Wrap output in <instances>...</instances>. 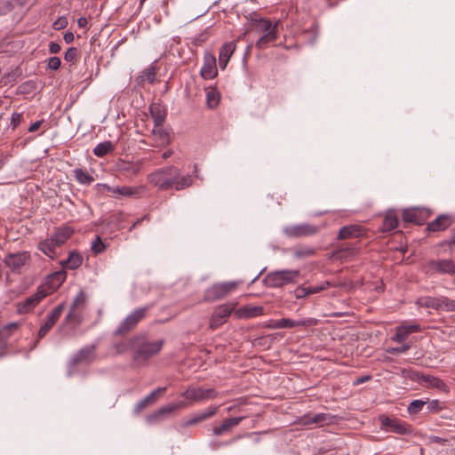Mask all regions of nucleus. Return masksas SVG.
<instances>
[{"mask_svg": "<svg viewBox=\"0 0 455 455\" xmlns=\"http://www.w3.org/2000/svg\"><path fill=\"white\" fill-rule=\"evenodd\" d=\"M148 181L159 190H182L193 183L191 175H181L180 170L173 165L156 169L148 175Z\"/></svg>", "mask_w": 455, "mask_h": 455, "instance_id": "obj_1", "label": "nucleus"}, {"mask_svg": "<svg viewBox=\"0 0 455 455\" xmlns=\"http://www.w3.org/2000/svg\"><path fill=\"white\" fill-rule=\"evenodd\" d=\"M279 21L272 23L269 20L264 18L251 19V28L257 34L261 35L256 42V47L265 49L270 43H274L278 38L277 27Z\"/></svg>", "mask_w": 455, "mask_h": 455, "instance_id": "obj_2", "label": "nucleus"}, {"mask_svg": "<svg viewBox=\"0 0 455 455\" xmlns=\"http://www.w3.org/2000/svg\"><path fill=\"white\" fill-rule=\"evenodd\" d=\"M299 276L300 271L298 269H283L266 275L264 283L269 288H282L288 284L297 283Z\"/></svg>", "mask_w": 455, "mask_h": 455, "instance_id": "obj_3", "label": "nucleus"}, {"mask_svg": "<svg viewBox=\"0 0 455 455\" xmlns=\"http://www.w3.org/2000/svg\"><path fill=\"white\" fill-rule=\"evenodd\" d=\"M3 264L8 267L10 272L21 274L22 271L31 264V254L28 251L9 252L3 259Z\"/></svg>", "mask_w": 455, "mask_h": 455, "instance_id": "obj_4", "label": "nucleus"}, {"mask_svg": "<svg viewBox=\"0 0 455 455\" xmlns=\"http://www.w3.org/2000/svg\"><path fill=\"white\" fill-rule=\"evenodd\" d=\"M136 338H138L139 340L138 343H136L133 355L135 361H139L140 359L146 361L151 356L158 354L164 343V339L148 341L142 336H136Z\"/></svg>", "mask_w": 455, "mask_h": 455, "instance_id": "obj_5", "label": "nucleus"}, {"mask_svg": "<svg viewBox=\"0 0 455 455\" xmlns=\"http://www.w3.org/2000/svg\"><path fill=\"white\" fill-rule=\"evenodd\" d=\"M151 307L152 305H147L134 309L122 321L118 328L115 331V335L124 336L132 331L138 323L147 316V314Z\"/></svg>", "mask_w": 455, "mask_h": 455, "instance_id": "obj_6", "label": "nucleus"}, {"mask_svg": "<svg viewBox=\"0 0 455 455\" xmlns=\"http://www.w3.org/2000/svg\"><path fill=\"white\" fill-rule=\"evenodd\" d=\"M238 284L236 281L214 283L205 290L203 301L211 303L222 299L234 291Z\"/></svg>", "mask_w": 455, "mask_h": 455, "instance_id": "obj_7", "label": "nucleus"}, {"mask_svg": "<svg viewBox=\"0 0 455 455\" xmlns=\"http://www.w3.org/2000/svg\"><path fill=\"white\" fill-rule=\"evenodd\" d=\"M220 393L214 388H204V387H188L181 396L187 399L190 404L209 400H214Z\"/></svg>", "mask_w": 455, "mask_h": 455, "instance_id": "obj_8", "label": "nucleus"}, {"mask_svg": "<svg viewBox=\"0 0 455 455\" xmlns=\"http://www.w3.org/2000/svg\"><path fill=\"white\" fill-rule=\"evenodd\" d=\"M237 304L238 303L235 301L224 303L216 307L210 319V328L212 330H216L225 323L231 313H235Z\"/></svg>", "mask_w": 455, "mask_h": 455, "instance_id": "obj_9", "label": "nucleus"}, {"mask_svg": "<svg viewBox=\"0 0 455 455\" xmlns=\"http://www.w3.org/2000/svg\"><path fill=\"white\" fill-rule=\"evenodd\" d=\"M96 345H90L79 349L69 360L68 363V374H72L74 369L78 364L90 363L96 357Z\"/></svg>", "mask_w": 455, "mask_h": 455, "instance_id": "obj_10", "label": "nucleus"}, {"mask_svg": "<svg viewBox=\"0 0 455 455\" xmlns=\"http://www.w3.org/2000/svg\"><path fill=\"white\" fill-rule=\"evenodd\" d=\"M427 275L435 274L455 275V262L451 259H431L425 266Z\"/></svg>", "mask_w": 455, "mask_h": 455, "instance_id": "obj_11", "label": "nucleus"}, {"mask_svg": "<svg viewBox=\"0 0 455 455\" xmlns=\"http://www.w3.org/2000/svg\"><path fill=\"white\" fill-rule=\"evenodd\" d=\"M431 212L427 208L412 207L404 209L403 212V220L416 225H423L430 217Z\"/></svg>", "mask_w": 455, "mask_h": 455, "instance_id": "obj_12", "label": "nucleus"}, {"mask_svg": "<svg viewBox=\"0 0 455 455\" xmlns=\"http://www.w3.org/2000/svg\"><path fill=\"white\" fill-rule=\"evenodd\" d=\"M220 405H210L205 410L199 411L190 417L188 419L180 423V427L187 428L190 426L198 425L214 417L220 409Z\"/></svg>", "mask_w": 455, "mask_h": 455, "instance_id": "obj_13", "label": "nucleus"}, {"mask_svg": "<svg viewBox=\"0 0 455 455\" xmlns=\"http://www.w3.org/2000/svg\"><path fill=\"white\" fill-rule=\"evenodd\" d=\"M379 419L382 429L389 430L399 435H405L410 432L409 426L396 418L380 415Z\"/></svg>", "mask_w": 455, "mask_h": 455, "instance_id": "obj_14", "label": "nucleus"}, {"mask_svg": "<svg viewBox=\"0 0 455 455\" xmlns=\"http://www.w3.org/2000/svg\"><path fill=\"white\" fill-rule=\"evenodd\" d=\"M317 231V227L310 224L291 225L283 228V234L290 238L313 235Z\"/></svg>", "mask_w": 455, "mask_h": 455, "instance_id": "obj_15", "label": "nucleus"}, {"mask_svg": "<svg viewBox=\"0 0 455 455\" xmlns=\"http://www.w3.org/2000/svg\"><path fill=\"white\" fill-rule=\"evenodd\" d=\"M66 277L65 271H57L47 275L44 282L39 286L44 289V291H47V295H51L65 282Z\"/></svg>", "mask_w": 455, "mask_h": 455, "instance_id": "obj_16", "label": "nucleus"}, {"mask_svg": "<svg viewBox=\"0 0 455 455\" xmlns=\"http://www.w3.org/2000/svg\"><path fill=\"white\" fill-rule=\"evenodd\" d=\"M187 406V403L183 401H180L177 403H169L164 406L160 407L157 411L149 414L146 418V421L148 424H154L160 421L166 414H170L174 411L184 408Z\"/></svg>", "mask_w": 455, "mask_h": 455, "instance_id": "obj_17", "label": "nucleus"}, {"mask_svg": "<svg viewBox=\"0 0 455 455\" xmlns=\"http://www.w3.org/2000/svg\"><path fill=\"white\" fill-rule=\"evenodd\" d=\"M64 309V305L60 304L55 307L48 315L45 322L41 325L38 331V339H43L46 336L49 331L54 326L56 322L60 319Z\"/></svg>", "mask_w": 455, "mask_h": 455, "instance_id": "obj_18", "label": "nucleus"}, {"mask_svg": "<svg viewBox=\"0 0 455 455\" xmlns=\"http://www.w3.org/2000/svg\"><path fill=\"white\" fill-rule=\"evenodd\" d=\"M245 417H235V418H227L219 426H215L212 429V435L220 436L225 434H229L232 430L237 427Z\"/></svg>", "mask_w": 455, "mask_h": 455, "instance_id": "obj_19", "label": "nucleus"}, {"mask_svg": "<svg viewBox=\"0 0 455 455\" xmlns=\"http://www.w3.org/2000/svg\"><path fill=\"white\" fill-rule=\"evenodd\" d=\"M333 419L334 416L330 413L305 414L300 418L299 422L304 426L311 424L323 426L332 423Z\"/></svg>", "mask_w": 455, "mask_h": 455, "instance_id": "obj_20", "label": "nucleus"}, {"mask_svg": "<svg viewBox=\"0 0 455 455\" xmlns=\"http://www.w3.org/2000/svg\"><path fill=\"white\" fill-rule=\"evenodd\" d=\"M218 74L216 59L214 55L206 53L204 58V65L200 70V75L204 79H212Z\"/></svg>", "mask_w": 455, "mask_h": 455, "instance_id": "obj_21", "label": "nucleus"}, {"mask_svg": "<svg viewBox=\"0 0 455 455\" xmlns=\"http://www.w3.org/2000/svg\"><path fill=\"white\" fill-rule=\"evenodd\" d=\"M420 331L421 327L418 323L402 324L395 328V333L391 339L393 341L402 343L411 333L419 332Z\"/></svg>", "mask_w": 455, "mask_h": 455, "instance_id": "obj_22", "label": "nucleus"}, {"mask_svg": "<svg viewBox=\"0 0 455 455\" xmlns=\"http://www.w3.org/2000/svg\"><path fill=\"white\" fill-rule=\"evenodd\" d=\"M47 295V291H44V289L40 286L37 287L36 291L28 297L21 305V310L24 313H28L31 311L33 308L37 306L43 299H44Z\"/></svg>", "mask_w": 455, "mask_h": 455, "instance_id": "obj_23", "label": "nucleus"}, {"mask_svg": "<svg viewBox=\"0 0 455 455\" xmlns=\"http://www.w3.org/2000/svg\"><path fill=\"white\" fill-rule=\"evenodd\" d=\"M365 235V229L360 225H349L342 227L338 235L340 240L357 238Z\"/></svg>", "mask_w": 455, "mask_h": 455, "instance_id": "obj_24", "label": "nucleus"}, {"mask_svg": "<svg viewBox=\"0 0 455 455\" xmlns=\"http://www.w3.org/2000/svg\"><path fill=\"white\" fill-rule=\"evenodd\" d=\"M452 218L448 214H441L427 224V229L430 232H438L447 229L452 224Z\"/></svg>", "mask_w": 455, "mask_h": 455, "instance_id": "obj_25", "label": "nucleus"}, {"mask_svg": "<svg viewBox=\"0 0 455 455\" xmlns=\"http://www.w3.org/2000/svg\"><path fill=\"white\" fill-rule=\"evenodd\" d=\"M331 286L330 282L325 281L321 285L314 286V287H306V286H299L297 287L293 293L296 299H303L308 295L318 293L322 291L326 290Z\"/></svg>", "mask_w": 455, "mask_h": 455, "instance_id": "obj_26", "label": "nucleus"}, {"mask_svg": "<svg viewBox=\"0 0 455 455\" xmlns=\"http://www.w3.org/2000/svg\"><path fill=\"white\" fill-rule=\"evenodd\" d=\"M264 309L260 306H244L235 309V316L237 319H248L263 315Z\"/></svg>", "mask_w": 455, "mask_h": 455, "instance_id": "obj_27", "label": "nucleus"}, {"mask_svg": "<svg viewBox=\"0 0 455 455\" xmlns=\"http://www.w3.org/2000/svg\"><path fill=\"white\" fill-rule=\"evenodd\" d=\"M74 234L73 228L66 225L55 228L51 237L55 241L56 243L62 246Z\"/></svg>", "mask_w": 455, "mask_h": 455, "instance_id": "obj_28", "label": "nucleus"}, {"mask_svg": "<svg viewBox=\"0 0 455 455\" xmlns=\"http://www.w3.org/2000/svg\"><path fill=\"white\" fill-rule=\"evenodd\" d=\"M59 247H60V245L56 243L51 236L42 240L37 244V249L52 259L57 257L56 250Z\"/></svg>", "mask_w": 455, "mask_h": 455, "instance_id": "obj_29", "label": "nucleus"}, {"mask_svg": "<svg viewBox=\"0 0 455 455\" xmlns=\"http://www.w3.org/2000/svg\"><path fill=\"white\" fill-rule=\"evenodd\" d=\"M419 380L421 383L426 384V386L427 387L436 388V389H438L440 391H443V392L449 391V387L446 385V383L438 377H435V376L428 375V374L427 375L422 374L419 378Z\"/></svg>", "mask_w": 455, "mask_h": 455, "instance_id": "obj_30", "label": "nucleus"}, {"mask_svg": "<svg viewBox=\"0 0 455 455\" xmlns=\"http://www.w3.org/2000/svg\"><path fill=\"white\" fill-rule=\"evenodd\" d=\"M235 44L234 42L226 43L220 49L219 54L220 67L224 69L228 63L230 57L235 50Z\"/></svg>", "mask_w": 455, "mask_h": 455, "instance_id": "obj_31", "label": "nucleus"}, {"mask_svg": "<svg viewBox=\"0 0 455 455\" xmlns=\"http://www.w3.org/2000/svg\"><path fill=\"white\" fill-rule=\"evenodd\" d=\"M167 390L166 387H158L148 394L146 397L140 400L135 406L134 412L140 413L143 409H145L148 404L153 403L156 400V396L158 395H162L165 393Z\"/></svg>", "mask_w": 455, "mask_h": 455, "instance_id": "obj_32", "label": "nucleus"}, {"mask_svg": "<svg viewBox=\"0 0 455 455\" xmlns=\"http://www.w3.org/2000/svg\"><path fill=\"white\" fill-rule=\"evenodd\" d=\"M150 115L156 126L163 125L166 118V110L160 104H151L149 107Z\"/></svg>", "mask_w": 455, "mask_h": 455, "instance_id": "obj_33", "label": "nucleus"}, {"mask_svg": "<svg viewBox=\"0 0 455 455\" xmlns=\"http://www.w3.org/2000/svg\"><path fill=\"white\" fill-rule=\"evenodd\" d=\"M398 222L399 220L394 210H389L384 217L380 230L382 232H390L397 228Z\"/></svg>", "mask_w": 455, "mask_h": 455, "instance_id": "obj_34", "label": "nucleus"}, {"mask_svg": "<svg viewBox=\"0 0 455 455\" xmlns=\"http://www.w3.org/2000/svg\"><path fill=\"white\" fill-rule=\"evenodd\" d=\"M103 186L108 191L116 193L120 196H127V197L138 196L140 194V192L142 190V188H137V187L123 186V187L111 188L106 184Z\"/></svg>", "mask_w": 455, "mask_h": 455, "instance_id": "obj_35", "label": "nucleus"}, {"mask_svg": "<svg viewBox=\"0 0 455 455\" xmlns=\"http://www.w3.org/2000/svg\"><path fill=\"white\" fill-rule=\"evenodd\" d=\"M416 304L420 307L432 308L435 310L441 309V297L424 296L419 297L416 300Z\"/></svg>", "mask_w": 455, "mask_h": 455, "instance_id": "obj_36", "label": "nucleus"}, {"mask_svg": "<svg viewBox=\"0 0 455 455\" xmlns=\"http://www.w3.org/2000/svg\"><path fill=\"white\" fill-rule=\"evenodd\" d=\"M307 322L306 320L294 321L288 318H282L274 322L271 325L274 329H284V328H294L298 326H307Z\"/></svg>", "mask_w": 455, "mask_h": 455, "instance_id": "obj_37", "label": "nucleus"}, {"mask_svg": "<svg viewBox=\"0 0 455 455\" xmlns=\"http://www.w3.org/2000/svg\"><path fill=\"white\" fill-rule=\"evenodd\" d=\"M83 263V257L76 251H70L66 260L62 261L61 264L64 267L68 269H76Z\"/></svg>", "mask_w": 455, "mask_h": 455, "instance_id": "obj_38", "label": "nucleus"}, {"mask_svg": "<svg viewBox=\"0 0 455 455\" xmlns=\"http://www.w3.org/2000/svg\"><path fill=\"white\" fill-rule=\"evenodd\" d=\"M142 169V163L140 161L135 163H123L119 170L127 176H136Z\"/></svg>", "mask_w": 455, "mask_h": 455, "instance_id": "obj_39", "label": "nucleus"}, {"mask_svg": "<svg viewBox=\"0 0 455 455\" xmlns=\"http://www.w3.org/2000/svg\"><path fill=\"white\" fill-rule=\"evenodd\" d=\"M316 249L308 245H299L293 249V257L295 259H306L315 255Z\"/></svg>", "mask_w": 455, "mask_h": 455, "instance_id": "obj_40", "label": "nucleus"}, {"mask_svg": "<svg viewBox=\"0 0 455 455\" xmlns=\"http://www.w3.org/2000/svg\"><path fill=\"white\" fill-rule=\"evenodd\" d=\"M114 145L110 140H106L99 143L93 148V154L98 157H104L108 154L114 151Z\"/></svg>", "mask_w": 455, "mask_h": 455, "instance_id": "obj_41", "label": "nucleus"}, {"mask_svg": "<svg viewBox=\"0 0 455 455\" xmlns=\"http://www.w3.org/2000/svg\"><path fill=\"white\" fill-rule=\"evenodd\" d=\"M156 68L153 66L144 69L138 76V84H142L145 82L153 84L156 80Z\"/></svg>", "mask_w": 455, "mask_h": 455, "instance_id": "obj_42", "label": "nucleus"}, {"mask_svg": "<svg viewBox=\"0 0 455 455\" xmlns=\"http://www.w3.org/2000/svg\"><path fill=\"white\" fill-rule=\"evenodd\" d=\"M76 180L82 185H90L93 182L94 178L81 168L73 171Z\"/></svg>", "mask_w": 455, "mask_h": 455, "instance_id": "obj_43", "label": "nucleus"}, {"mask_svg": "<svg viewBox=\"0 0 455 455\" xmlns=\"http://www.w3.org/2000/svg\"><path fill=\"white\" fill-rule=\"evenodd\" d=\"M138 340H139L138 338H136V336H134L128 341L116 344L115 346L116 350L118 354L124 353L130 349H132L135 351V346H136V343H138Z\"/></svg>", "mask_w": 455, "mask_h": 455, "instance_id": "obj_44", "label": "nucleus"}, {"mask_svg": "<svg viewBox=\"0 0 455 455\" xmlns=\"http://www.w3.org/2000/svg\"><path fill=\"white\" fill-rule=\"evenodd\" d=\"M220 100V95L217 90L212 89L207 92L206 101H207V105L210 108H216L219 105Z\"/></svg>", "mask_w": 455, "mask_h": 455, "instance_id": "obj_45", "label": "nucleus"}, {"mask_svg": "<svg viewBox=\"0 0 455 455\" xmlns=\"http://www.w3.org/2000/svg\"><path fill=\"white\" fill-rule=\"evenodd\" d=\"M19 324L17 323H12L0 330V338L7 342L8 339L18 330Z\"/></svg>", "mask_w": 455, "mask_h": 455, "instance_id": "obj_46", "label": "nucleus"}, {"mask_svg": "<svg viewBox=\"0 0 455 455\" xmlns=\"http://www.w3.org/2000/svg\"><path fill=\"white\" fill-rule=\"evenodd\" d=\"M426 403H427V402H424L422 400H413L408 405V412L410 414H417L423 409V407L426 405Z\"/></svg>", "mask_w": 455, "mask_h": 455, "instance_id": "obj_47", "label": "nucleus"}, {"mask_svg": "<svg viewBox=\"0 0 455 455\" xmlns=\"http://www.w3.org/2000/svg\"><path fill=\"white\" fill-rule=\"evenodd\" d=\"M91 249L94 254H100L105 251L106 245L100 235H97L95 240L92 243Z\"/></svg>", "mask_w": 455, "mask_h": 455, "instance_id": "obj_48", "label": "nucleus"}, {"mask_svg": "<svg viewBox=\"0 0 455 455\" xmlns=\"http://www.w3.org/2000/svg\"><path fill=\"white\" fill-rule=\"evenodd\" d=\"M152 133L156 136H158L162 143H166L169 141V133L162 127V125L156 126V124H154Z\"/></svg>", "mask_w": 455, "mask_h": 455, "instance_id": "obj_49", "label": "nucleus"}, {"mask_svg": "<svg viewBox=\"0 0 455 455\" xmlns=\"http://www.w3.org/2000/svg\"><path fill=\"white\" fill-rule=\"evenodd\" d=\"M86 301V296L83 291H80L77 295L76 296L72 305L71 308L72 310H77L78 307H84Z\"/></svg>", "mask_w": 455, "mask_h": 455, "instance_id": "obj_50", "label": "nucleus"}, {"mask_svg": "<svg viewBox=\"0 0 455 455\" xmlns=\"http://www.w3.org/2000/svg\"><path fill=\"white\" fill-rule=\"evenodd\" d=\"M444 311H455V299L441 297V309Z\"/></svg>", "mask_w": 455, "mask_h": 455, "instance_id": "obj_51", "label": "nucleus"}, {"mask_svg": "<svg viewBox=\"0 0 455 455\" xmlns=\"http://www.w3.org/2000/svg\"><path fill=\"white\" fill-rule=\"evenodd\" d=\"M65 320L67 323H75L76 324H79L81 323V315L80 313H77L76 310H72V308H70V311Z\"/></svg>", "mask_w": 455, "mask_h": 455, "instance_id": "obj_52", "label": "nucleus"}, {"mask_svg": "<svg viewBox=\"0 0 455 455\" xmlns=\"http://www.w3.org/2000/svg\"><path fill=\"white\" fill-rule=\"evenodd\" d=\"M77 54H78V50L76 47H70L68 48L66 52H65V55H64V59L66 61L68 62H71L73 60H75L77 57Z\"/></svg>", "mask_w": 455, "mask_h": 455, "instance_id": "obj_53", "label": "nucleus"}, {"mask_svg": "<svg viewBox=\"0 0 455 455\" xmlns=\"http://www.w3.org/2000/svg\"><path fill=\"white\" fill-rule=\"evenodd\" d=\"M426 405L428 412H438L442 410L441 403L438 400H432L431 402H427Z\"/></svg>", "mask_w": 455, "mask_h": 455, "instance_id": "obj_54", "label": "nucleus"}, {"mask_svg": "<svg viewBox=\"0 0 455 455\" xmlns=\"http://www.w3.org/2000/svg\"><path fill=\"white\" fill-rule=\"evenodd\" d=\"M13 9L12 2L8 0H0V15L6 14Z\"/></svg>", "mask_w": 455, "mask_h": 455, "instance_id": "obj_55", "label": "nucleus"}, {"mask_svg": "<svg viewBox=\"0 0 455 455\" xmlns=\"http://www.w3.org/2000/svg\"><path fill=\"white\" fill-rule=\"evenodd\" d=\"M23 120V114L22 113H13L12 115V118H11V126L12 128L14 130L16 129L20 124L22 122Z\"/></svg>", "mask_w": 455, "mask_h": 455, "instance_id": "obj_56", "label": "nucleus"}, {"mask_svg": "<svg viewBox=\"0 0 455 455\" xmlns=\"http://www.w3.org/2000/svg\"><path fill=\"white\" fill-rule=\"evenodd\" d=\"M61 60L59 57H51L48 60V68L52 70H58L60 67Z\"/></svg>", "mask_w": 455, "mask_h": 455, "instance_id": "obj_57", "label": "nucleus"}, {"mask_svg": "<svg viewBox=\"0 0 455 455\" xmlns=\"http://www.w3.org/2000/svg\"><path fill=\"white\" fill-rule=\"evenodd\" d=\"M411 346L408 344H403L400 347H392L388 350L391 354H403L406 353L410 349Z\"/></svg>", "mask_w": 455, "mask_h": 455, "instance_id": "obj_58", "label": "nucleus"}, {"mask_svg": "<svg viewBox=\"0 0 455 455\" xmlns=\"http://www.w3.org/2000/svg\"><path fill=\"white\" fill-rule=\"evenodd\" d=\"M208 38V35L206 32L200 34L199 36L193 38V44L195 45H201L204 42H205Z\"/></svg>", "mask_w": 455, "mask_h": 455, "instance_id": "obj_59", "label": "nucleus"}, {"mask_svg": "<svg viewBox=\"0 0 455 455\" xmlns=\"http://www.w3.org/2000/svg\"><path fill=\"white\" fill-rule=\"evenodd\" d=\"M237 438H233L229 441H225V442H220V443H217V442H214V443H212L211 445L212 446L213 449H219L220 448L221 446H226V445H229L231 444L232 443H234Z\"/></svg>", "mask_w": 455, "mask_h": 455, "instance_id": "obj_60", "label": "nucleus"}, {"mask_svg": "<svg viewBox=\"0 0 455 455\" xmlns=\"http://www.w3.org/2000/svg\"><path fill=\"white\" fill-rule=\"evenodd\" d=\"M61 47L60 44L56 42H51L49 44V52L51 53H58L60 51Z\"/></svg>", "mask_w": 455, "mask_h": 455, "instance_id": "obj_61", "label": "nucleus"}, {"mask_svg": "<svg viewBox=\"0 0 455 455\" xmlns=\"http://www.w3.org/2000/svg\"><path fill=\"white\" fill-rule=\"evenodd\" d=\"M44 121V120H38L35 123H33L29 127H28V132H36L40 127L41 125L43 124Z\"/></svg>", "mask_w": 455, "mask_h": 455, "instance_id": "obj_62", "label": "nucleus"}, {"mask_svg": "<svg viewBox=\"0 0 455 455\" xmlns=\"http://www.w3.org/2000/svg\"><path fill=\"white\" fill-rule=\"evenodd\" d=\"M7 354V343L2 338H0V357L6 355Z\"/></svg>", "mask_w": 455, "mask_h": 455, "instance_id": "obj_63", "label": "nucleus"}, {"mask_svg": "<svg viewBox=\"0 0 455 455\" xmlns=\"http://www.w3.org/2000/svg\"><path fill=\"white\" fill-rule=\"evenodd\" d=\"M67 24V21L65 19H60L54 23V28L55 29H60L61 28H64Z\"/></svg>", "mask_w": 455, "mask_h": 455, "instance_id": "obj_64", "label": "nucleus"}]
</instances>
